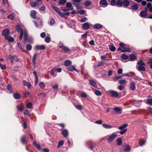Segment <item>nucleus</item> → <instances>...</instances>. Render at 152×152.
Wrapping results in <instances>:
<instances>
[{
  "instance_id": "f257e3e1",
  "label": "nucleus",
  "mask_w": 152,
  "mask_h": 152,
  "mask_svg": "<svg viewBox=\"0 0 152 152\" xmlns=\"http://www.w3.org/2000/svg\"><path fill=\"white\" fill-rule=\"evenodd\" d=\"M110 4L113 6H116L118 7L122 6V1L121 0H111L110 2Z\"/></svg>"
},
{
  "instance_id": "f03ea898",
  "label": "nucleus",
  "mask_w": 152,
  "mask_h": 152,
  "mask_svg": "<svg viewBox=\"0 0 152 152\" xmlns=\"http://www.w3.org/2000/svg\"><path fill=\"white\" fill-rule=\"evenodd\" d=\"M137 70L139 71H145V64L142 61H140L137 63Z\"/></svg>"
},
{
  "instance_id": "7ed1b4c3",
  "label": "nucleus",
  "mask_w": 152,
  "mask_h": 152,
  "mask_svg": "<svg viewBox=\"0 0 152 152\" xmlns=\"http://www.w3.org/2000/svg\"><path fill=\"white\" fill-rule=\"evenodd\" d=\"M7 56L8 59L10 61L12 64H13L15 61L16 62H18L19 61V59L15 56L9 55Z\"/></svg>"
},
{
  "instance_id": "20e7f679",
  "label": "nucleus",
  "mask_w": 152,
  "mask_h": 152,
  "mask_svg": "<svg viewBox=\"0 0 152 152\" xmlns=\"http://www.w3.org/2000/svg\"><path fill=\"white\" fill-rule=\"evenodd\" d=\"M128 124H125L122 125L118 128L119 129L121 130L119 132L121 134H123L127 131V129H124L126 128Z\"/></svg>"
},
{
  "instance_id": "39448f33",
  "label": "nucleus",
  "mask_w": 152,
  "mask_h": 152,
  "mask_svg": "<svg viewBox=\"0 0 152 152\" xmlns=\"http://www.w3.org/2000/svg\"><path fill=\"white\" fill-rule=\"evenodd\" d=\"M117 136V134H116L115 133H113L109 136L108 138L107 139V141L109 142H111Z\"/></svg>"
},
{
  "instance_id": "423d86ee",
  "label": "nucleus",
  "mask_w": 152,
  "mask_h": 152,
  "mask_svg": "<svg viewBox=\"0 0 152 152\" xmlns=\"http://www.w3.org/2000/svg\"><path fill=\"white\" fill-rule=\"evenodd\" d=\"M10 34V30L7 29H4L2 31V34L5 37V39L7 38L8 35Z\"/></svg>"
},
{
  "instance_id": "0eeeda50",
  "label": "nucleus",
  "mask_w": 152,
  "mask_h": 152,
  "mask_svg": "<svg viewBox=\"0 0 152 152\" xmlns=\"http://www.w3.org/2000/svg\"><path fill=\"white\" fill-rule=\"evenodd\" d=\"M109 93L111 94V96L112 97L117 98L118 97L119 95L118 93L114 91L110 90L109 91Z\"/></svg>"
},
{
  "instance_id": "6e6552de",
  "label": "nucleus",
  "mask_w": 152,
  "mask_h": 152,
  "mask_svg": "<svg viewBox=\"0 0 152 152\" xmlns=\"http://www.w3.org/2000/svg\"><path fill=\"white\" fill-rule=\"evenodd\" d=\"M52 8L55 10L56 12L61 17H63V15L62 14V13L60 10L58 9L56 7L52 6H51Z\"/></svg>"
},
{
  "instance_id": "1a4fd4ad",
  "label": "nucleus",
  "mask_w": 152,
  "mask_h": 152,
  "mask_svg": "<svg viewBox=\"0 0 152 152\" xmlns=\"http://www.w3.org/2000/svg\"><path fill=\"white\" fill-rule=\"evenodd\" d=\"M59 48H62V50H63V51L66 53L68 52H70V50L69 49V48H68L64 46L63 45H61L59 46Z\"/></svg>"
},
{
  "instance_id": "9d476101",
  "label": "nucleus",
  "mask_w": 152,
  "mask_h": 152,
  "mask_svg": "<svg viewBox=\"0 0 152 152\" xmlns=\"http://www.w3.org/2000/svg\"><path fill=\"white\" fill-rule=\"evenodd\" d=\"M113 110L117 113L120 114L121 113V109L120 107H116L113 108Z\"/></svg>"
},
{
  "instance_id": "9b49d317",
  "label": "nucleus",
  "mask_w": 152,
  "mask_h": 152,
  "mask_svg": "<svg viewBox=\"0 0 152 152\" xmlns=\"http://www.w3.org/2000/svg\"><path fill=\"white\" fill-rule=\"evenodd\" d=\"M45 46L44 45H37L35 46V49L37 50H44L45 49Z\"/></svg>"
},
{
  "instance_id": "f8f14e48",
  "label": "nucleus",
  "mask_w": 152,
  "mask_h": 152,
  "mask_svg": "<svg viewBox=\"0 0 152 152\" xmlns=\"http://www.w3.org/2000/svg\"><path fill=\"white\" fill-rule=\"evenodd\" d=\"M122 6L126 7H128L130 4V3L128 0H124L122 1Z\"/></svg>"
},
{
  "instance_id": "ddd939ff",
  "label": "nucleus",
  "mask_w": 152,
  "mask_h": 152,
  "mask_svg": "<svg viewBox=\"0 0 152 152\" xmlns=\"http://www.w3.org/2000/svg\"><path fill=\"white\" fill-rule=\"evenodd\" d=\"M23 83L24 86H27L28 88H31V85L30 82H28L25 80H23Z\"/></svg>"
},
{
  "instance_id": "4468645a",
  "label": "nucleus",
  "mask_w": 152,
  "mask_h": 152,
  "mask_svg": "<svg viewBox=\"0 0 152 152\" xmlns=\"http://www.w3.org/2000/svg\"><path fill=\"white\" fill-rule=\"evenodd\" d=\"M88 81H89V83L94 88H96V84L95 82H94L93 80L91 79H89Z\"/></svg>"
},
{
  "instance_id": "2eb2a0df",
  "label": "nucleus",
  "mask_w": 152,
  "mask_h": 152,
  "mask_svg": "<svg viewBox=\"0 0 152 152\" xmlns=\"http://www.w3.org/2000/svg\"><path fill=\"white\" fill-rule=\"evenodd\" d=\"M130 89L132 91L134 90L135 88V84L134 82H132L130 83Z\"/></svg>"
},
{
  "instance_id": "dca6fc26",
  "label": "nucleus",
  "mask_w": 152,
  "mask_h": 152,
  "mask_svg": "<svg viewBox=\"0 0 152 152\" xmlns=\"http://www.w3.org/2000/svg\"><path fill=\"white\" fill-rule=\"evenodd\" d=\"M61 134L65 137H67L68 135V131L66 129H64L62 131Z\"/></svg>"
},
{
  "instance_id": "f3484780",
  "label": "nucleus",
  "mask_w": 152,
  "mask_h": 152,
  "mask_svg": "<svg viewBox=\"0 0 152 152\" xmlns=\"http://www.w3.org/2000/svg\"><path fill=\"white\" fill-rule=\"evenodd\" d=\"M27 139L25 136H23L21 137V140L22 143L23 144H26L27 143Z\"/></svg>"
},
{
  "instance_id": "a211bd4d",
  "label": "nucleus",
  "mask_w": 152,
  "mask_h": 152,
  "mask_svg": "<svg viewBox=\"0 0 152 152\" xmlns=\"http://www.w3.org/2000/svg\"><path fill=\"white\" fill-rule=\"evenodd\" d=\"M89 27V23H85L83 25V28L84 30H87Z\"/></svg>"
},
{
  "instance_id": "6ab92c4d",
  "label": "nucleus",
  "mask_w": 152,
  "mask_h": 152,
  "mask_svg": "<svg viewBox=\"0 0 152 152\" xmlns=\"http://www.w3.org/2000/svg\"><path fill=\"white\" fill-rule=\"evenodd\" d=\"M18 109L20 111H22L23 110L24 105L23 104H20L17 106Z\"/></svg>"
},
{
  "instance_id": "aec40b11",
  "label": "nucleus",
  "mask_w": 152,
  "mask_h": 152,
  "mask_svg": "<svg viewBox=\"0 0 152 152\" xmlns=\"http://www.w3.org/2000/svg\"><path fill=\"white\" fill-rule=\"evenodd\" d=\"M13 96L14 98L16 99H18L21 97V95L17 93H14L13 94Z\"/></svg>"
},
{
  "instance_id": "412c9836",
  "label": "nucleus",
  "mask_w": 152,
  "mask_h": 152,
  "mask_svg": "<svg viewBox=\"0 0 152 152\" xmlns=\"http://www.w3.org/2000/svg\"><path fill=\"white\" fill-rule=\"evenodd\" d=\"M102 26L99 24L97 23L94 25L93 28L95 29H99L102 28Z\"/></svg>"
},
{
  "instance_id": "4be33fe9",
  "label": "nucleus",
  "mask_w": 152,
  "mask_h": 152,
  "mask_svg": "<svg viewBox=\"0 0 152 152\" xmlns=\"http://www.w3.org/2000/svg\"><path fill=\"white\" fill-rule=\"evenodd\" d=\"M136 59V58L134 55L133 54H131L129 55V60L131 61H134Z\"/></svg>"
},
{
  "instance_id": "5701e85b",
  "label": "nucleus",
  "mask_w": 152,
  "mask_h": 152,
  "mask_svg": "<svg viewBox=\"0 0 152 152\" xmlns=\"http://www.w3.org/2000/svg\"><path fill=\"white\" fill-rule=\"evenodd\" d=\"M67 69L69 71H72V70H75L77 72H78V71L77 70L75 69V67L73 66H71L67 68Z\"/></svg>"
},
{
  "instance_id": "b1692460",
  "label": "nucleus",
  "mask_w": 152,
  "mask_h": 152,
  "mask_svg": "<svg viewBox=\"0 0 152 152\" xmlns=\"http://www.w3.org/2000/svg\"><path fill=\"white\" fill-rule=\"evenodd\" d=\"M30 15L34 19L36 18V11L34 10L31 11Z\"/></svg>"
},
{
  "instance_id": "393cba45",
  "label": "nucleus",
  "mask_w": 152,
  "mask_h": 152,
  "mask_svg": "<svg viewBox=\"0 0 152 152\" xmlns=\"http://www.w3.org/2000/svg\"><path fill=\"white\" fill-rule=\"evenodd\" d=\"M16 30L18 32L20 31V32H23V29L20 27L19 25H17L15 28Z\"/></svg>"
},
{
  "instance_id": "a878e982",
  "label": "nucleus",
  "mask_w": 152,
  "mask_h": 152,
  "mask_svg": "<svg viewBox=\"0 0 152 152\" xmlns=\"http://www.w3.org/2000/svg\"><path fill=\"white\" fill-rule=\"evenodd\" d=\"M131 148L129 145H127L125 146L124 151L126 152H129L130 151Z\"/></svg>"
},
{
  "instance_id": "bb28decb",
  "label": "nucleus",
  "mask_w": 152,
  "mask_h": 152,
  "mask_svg": "<svg viewBox=\"0 0 152 152\" xmlns=\"http://www.w3.org/2000/svg\"><path fill=\"white\" fill-rule=\"evenodd\" d=\"M100 4L104 6H107V1L106 0H101L100 1Z\"/></svg>"
},
{
  "instance_id": "cd10ccee",
  "label": "nucleus",
  "mask_w": 152,
  "mask_h": 152,
  "mask_svg": "<svg viewBox=\"0 0 152 152\" xmlns=\"http://www.w3.org/2000/svg\"><path fill=\"white\" fill-rule=\"evenodd\" d=\"M102 126L104 128L107 129H111L112 127L111 126L107 125L106 124H102Z\"/></svg>"
},
{
  "instance_id": "c85d7f7f",
  "label": "nucleus",
  "mask_w": 152,
  "mask_h": 152,
  "mask_svg": "<svg viewBox=\"0 0 152 152\" xmlns=\"http://www.w3.org/2000/svg\"><path fill=\"white\" fill-rule=\"evenodd\" d=\"M109 46L110 50L112 51H114L115 50V48L113 44H111L109 45Z\"/></svg>"
},
{
  "instance_id": "c756f323",
  "label": "nucleus",
  "mask_w": 152,
  "mask_h": 152,
  "mask_svg": "<svg viewBox=\"0 0 152 152\" xmlns=\"http://www.w3.org/2000/svg\"><path fill=\"white\" fill-rule=\"evenodd\" d=\"M30 4L32 7H35L37 6L38 3L37 2L34 1L30 3Z\"/></svg>"
},
{
  "instance_id": "7c9ffc66",
  "label": "nucleus",
  "mask_w": 152,
  "mask_h": 152,
  "mask_svg": "<svg viewBox=\"0 0 152 152\" xmlns=\"http://www.w3.org/2000/svg\"><path fill=\"white\" fill-rule=\"evenodd\" d=\"M130 52V50L128 48H125L124 47L122 49L121 52Z\"/></svg>"
},
{
  "instance_id": "2f4dec72",
  "label": "nucleus",
  "mask_w": 152,
  "mask_h": 152,
  "mask_svg": "<svg viewBox=\"0 0 152 152\" xmlns=\"http://www.w3.org/2000/svg\"><path fill=\"white\" fill-rule=\"evenodd\" d=\"M71 64V61L69 60H67L65 61L64 62V64L65 66H67L70 65Z\"/></svg>"
},
{
  "instance_id": "473e14b6",
  "label": "nucleus",
  "mask_w": 152,
  "mask_h": 152,
  "mask_svg": "<svg viewBox=\"0 0 152 152\" xmlns=\"http://www.w3.org/2000/svg\"><path fill=\"white\" fill-rule=\"evenodd\" d=\"M34 145L36 147L37 149L40 150L41 149L40 145L37 144L35 141H34L33 142Z\"/></svg>"
},
{
  "instance_id": "72a5a7b5",
  "label": "nucleus",
  "mask_w": 152,
  "mask_h": 152,
  "mask_svg": "<svg viewBox=\"0 0 152 152\" xmlns=\"http://www.w3.org/2000/svg\"><path fill=\"white\" fill-rule=\"evenodd\" d=\"M140 15L142 17H145L147 15V13L145 11H142L140 13Z\"/></svg>"
},
{
  "instance_id": "f704fd0d",
  "label": "nucleus",
  "mask_w": 152,
  "mask_h": 152,
  "mask_svg": "<svg viewBox=\"0 0 152 152\" xmlns=\"http://www.w3.org/2000/svg\"><path fill=\"white\" fill-rule=\"evenodd\" d=\"M6 40H7L9 41L10 42H13L14 40V39L12 37H9V36H8L7 37V38H6L5 39Z\"/></svg>"
},
{
  "instance_id": "c9c22d12",
  "label": "nucleus",
  "mask_w": 152,
  "mask_h": 152,
  "mask_svg": "<svg viewBox=\"0 0 152 152\" xmlns=\"http://www.w3.org/2000/svg\"><path fill=\"white\" fill-rule=\"evenodd\" d=\"M17 45H18V46L19 48V49L20 50H21L22 51H23L24 52H26V53H28V52H27V51H25L24 50H23V48H22L21 46V44L20 43H17Z\"/></svg>"
},
{
  "instance_id": "e433bc0d",
  "label": "nucleus",
  "mask_w": 152,
  "mask_h": 152,
  "mask_svg": "<svg viewBox=\"0 0 152 152\" xmlns=\"http://www.w3.org/2000/svg\"><path fill=\"white\" fill-rule=\"evenodd\" d=\"M64 143V142L63 140L59 141L57 145V147L58 148H59L63 145Z\"/></svg>"
},
{
  "instance_id": "4c0bfd02",
  "label": "nucleus",
  "mask_w": 152,
  "mask_h": 152,
  "mask_svg": "<svg viewBox=\"0 0 152 152\" xmlns=\"http://www.w3.org/2000/svg\"><path fill=\"white\" fill-rule=\"evenodd\" d=\"M24 41L25 43H26L27 41H29L28 39H27V35L26 33V32H24Z\"/></svg>"
},
{
  "instance_id": "58836bf2",
  "label": "nucleus",
  "mask_w": 152,
  "mask_h": 152,
  "mask_svg": "<svg viewBox=\"0 0 152 152\" xmlns=\"http://www.w3.org/2000/svg\"><path fill=\"white\" fill-rule=\"evenodd\" d=\"M75 107L76 108L79 110H80L82 109V106L80 104H76L75 105Z\"/></svg>"
},
{
  "instance_id": "ea45409f",
  "label": "nucleus",
  "mask_w": 152,
  "mask_h": 152,
  "mask_svg": "<svg viewBox=\"0 0 152 152\" xmlns=\"http://www.w3.org/2000/svg\"><path fill=\"white\" fill-rule=\"evenodd\" d=\"M45 41L47 43H49L51 41L50 37L49 36H47L45 39Z\"/></svg>"
},
{
  "instance_id": "a19ab883",
  "label": "nucleus",
  "mask_w": 152,
  "mask_h": 152,
  "mask_svg": "<svg viewBox=\"0 0 152 152\" xmlns=\"http://www.w3.org/2000/svg\"><path fill=\"white\" fill-rule=\"evenodd\" d=\"M145 141L143 140H142L140 141L138 143L139 145L141 146L145 143Z\"/></svg>"
},
{
  "instance_id": "79ce46f5",
  "label": "nucleus",
  "mask_w": 152,
  "mask_h": 152,
  "mask_svg": "<svg viewBox=\"0 0 152 152\" xmlns=\"http://www.w3.org/2000/svg\"><path fill=\"white\" fill-rule=\"evenodd\" d=\"M131 7L133 10H136L138 8V6L137 4H134Z\"/></svg>"
},
{
  "instance_id": "37998d69",
  "label": "nucleus",
  "mask_w": 152,
  "mask_h": 152,
  "mask_svg": "<svg viewBox=\"0 0 152 152\" xmlns=\"http://www.w3.org/2000/svg\"><path fill=\"white\" fill-rule=\"evenodd\" d=\"M39 86L41 88L43 89L45 87V83L43 82H41L39 83Z\"/></svg>"
},
{
  "instance_id": "c03bdc74",
  "label": "nucleus",
  "mask_w": 152,
  "mask_h": 152,
  "mask_svg": "<svg viewBox=\"0 0 152 152\" xmlns=\"http://www.w3.org/2000/svg\"><path fill=\"white\" fill-rule=\"evenodd\" d=\"M26 48L28 50L30 51L31 50L32 46L28 44L26 46Z\"/></svg>"
},
{
  "instance_id": "a18cd8bd",
  "label": "nucleus",
  "mask_w": 152,
  "mask_h": 152,
  "mask_svg": "<svg viewBox=\"0 0 152 152\" xmlns=\"http://www.w3.org/2000/svg\"><path fill=\"white\" fill-rule=\"evenodd\" d=\"M32 105V104L31 102H29L26 104V107L27 108L29 109L31 107Z\"/></svg>"
},
{
  "instance_id": "49530a36",
  "label": "nucleus",
  "mask_w": 152,
  "mask_h": 152,
  "mask_svg": "<svg viewBox=\"0 0 152 152\" xmlns=\"http://www.w3.org/2000/svg\"><path fill=\"white\" fill-rule=\"evenodd\" d=\"M91 4V3L90 1H86L85 2L84 5L85 7H87L88 6H89Z\"/></svg>"
},
{
  "instance_id": "de8ad7c7",
  "label": "nucleus",
  "mask_w": 152,
  "mask_h": 152,
  "mask_svg": "<svg viewBox=\"0 0 152 152\" xmlns=\"http://www.w3.org/2000/svg\"><path fill=\"white\" fill-rule=\"evenodd\" d=\"M94 94L97 96H99L101 94V92L97 90L94 91Z\"/></svg>"
},
{
  "instance_id": "09e8293b",
  "label": "nucleus",
  "mask_w": 152,
  "mask_h": 152,
  "mask_svg": "<svg viewBox=\"0 0 152 152\" xmlns=\"http://www.w3.org/2000/svg\"><path fill=\"white\" fill-rule=\"evenodd\" d=\"M117 144L118 145H120L122 144V140L121 138H118L117 140Z\"/></svg>"
},
{
  "instance_id": "8fccbe9b",
  "label": "nucleus",
  "mask_w": 152,
  "mask_h": 152,
  "mask_svg": "<svg viewBox=\"0 0 152 152\" xmlns=\"http://www.w3.org/2000/svg\"><path fill=\"white\" fill-rule=\"evenodd\" d=\"M121 58L123 59H127L129 58V56L125 54H123L121 56Z\"/></svg>"
},
{
  "instance_id": "3c124183",
  "label": "nucleus",
  "mask_w": 152,
  "mask_h": 152,
  "mask_svg": "<svg viewBox=\"0 0 152 152\" xmlns=\"http://www.w3.org/2000/svg\"><path fill=\"white\" fill-rule=\"evenodd\" d=\"M119 83L120 84H124L126 83V81L125 80H121L119 81Z\"/></svg>"
},
{
  "instance_id": "603ef678",
  "label": "nucleus",
  "mask_w": 152,
  "mask_h": 152,
  "mask_svg": "<svg viewBox=\"0 0 152 152\" xmlns=\"http://www.w3.org/2000/svg\"><path fill=\"white\" fill-rule=\"evenodd\" d=\"M66 0H60L58 4L60 5H62L66 3Z\"/></svg>"
},
{
  "instance_id": "864d4df0",
  "label": "nucleus",
  "mask_w": 152,
  "mask_h": 152,
  "mask_svg": "<svg viewBox=\"0 0 152 152\" xmlns=\"http://www.w3.org/2000/svg\"><path fill=\"white\" fill-rule=\"evenodd\" d=\"M11 85L10 84H9L7 86V88L8 89V90L11 91V93L12 92V89L11 88Z\"/></svg>"
},
{
  "instance_id": "5fc2aeb1",
  "label": "nucleus",
  "mask_w": 152,
  "mask_h": 152,
  "mask_svg": "<svg viewBox=\"0 0 152 152\" xmlns=\"http://www.w3.org/2000/svg\"><path fill=\"white\" fill-rule=\"evenodd\" d=\"M147 103L150 105H152V99H149L147 100Z\"/></svg>"
},
{
  "instance_id": "6e6d98bb",
  "label": "nucleus",
  "mask_w": 152,
  "mask_h": 152,
  "mask_svg": "<svg viewBox=\"0 0 152 152\" xmlns=\"http://www.w3.org/2000/svg\"><path fill=\"white\" fill-rule=\"evenodd\" d=\"M0 66L2 69H4L6 68V67L5 65H2L0 64Z\"/></svg>"
},
{
  "instance_id": "4d7b16f0",
  "label": "nucleus",
  "mask_w": 152,
  "mask_h": 152,
  "mask_svg": "<svg viewBox=\"0 0 152 152\" xmlns=\"http://www.w3.org/2000/svg\"><path fill=\"white\" fill-rule=\"evenodd\" d=\"M52 88L55 91H56L58 89V85H55L52 87Z\"/></svg>"
},
{
  "instance_id": "13d9d810",
  "label": "nucleus",
  "mask_w": 152,
  "mask_h": 152,
  "mask_svg": "<svg viewBox=\"0 0 152 152\" xmlns=\"http://www.w3.org/2000/svg\"><path fill=\"white\" fill-rule=\"evenodd\" d=\"M46 36V34L45 32H42L40 34V37L42 38L45 37Z\"/></svg>"
},
{
  "instance_id": "bf43d9fd",
  "label": "nucleus",
  "mask_w": 152,
  "mask_h": 152,
  "mask_svg": "<svg viewBox=\"0 0 152 152\" xmlns=\"http://www.w3.org/2000/svg\"><path fill=\"white\" fill-rule=\"evenodd\" d=\"M57 125L61 127L62 129H63L65 125L63 124H58Z\"/></svg>"
},
{
  "instance_id": "052dcab7",
  "label": "nucleus",
  "mask_w": 152,
  "mask_h": 152,
  "mask_svg": "<svg viewBox=\"0 0 152 152\" xmlns=\"http://www.w3.org/2000/svg\"><path fill=\"white\" fill-rule=\"evenodd\" d=\"M80 96L81 97L83 98H86L87 97L86 94L84 92H83L81 94Z\"/></svg>"
},
{
  "instance_id": "680f3d73",
  "label": "nucleus",
  "mask_w": 152,
  "mask_h": 152,
  "mask_svg": "<svg viewBox=\"0 0 152 152\" xmlns=\"http://www.w3.org/2000/svg\"><path fill=\"white\" fill-rule=\"evenodd\" d=\"M72 4L70 2H67L66 5V6L67 7H70L72 6Z\"/></svg>"
},
{
  "instance_id": "e2e57ef3",
  "label": "nucleus",
  "mask_w": 152,
  "mask_h": 152,
  "mask_svg": "<svg viewBox=\"0 0 152 152\" xmlns=\"http://www.w3.org/2000/svg\"><path fill=\"white\" fill-rule=\"evenodd\" d=\"M95 123L97 124H100L102 123V121L101 120H99L95 121Z\"/></svg>"
},
{
  "instance_id": "0e129e2a",
  "label": "nucleus",
  "mask_w": 152,
  "mask_h": 152,
  "mask_svg": "<svg viewBox=\"0 0 152 152\" xmlns=\"http://www.w3.org/2000/svg\"><path fill=\"white\" fill-rule=\"evenodd\" d=\"M79 13L80 15H84L85 13V11L83 10H81L79 11Z\"/></svg>"
},
{
  "instance_id": "69168bd1",
  "label": "nucleus",
  "mask_w": 152,
  "mask_h": 152,
  "mask_svg": "<svg viewBox=\"0 0 152 152\" xmlns=\"http://www.w3.org/2000/svg\"><path fill=\"white\" fill-rule=\"evenodd\" d=\"M87 35V33H86L81 35V37L83 38H86Z\"/></svg>"
},
{
  "instance_id": "338daca9",
  "label": "nucleus",
  "mask_w": 152,
  "mask_h": 152,
  "mask_svg": "<svg viewBox=\"0 0 152 152\" xmlns=\"http://www.w3.org/2000/svg\"><path fill=\"white\" fill-rule=\"evenodd\" d=\"M24 114L25 115H26L28 116L30 115L28 111L27 110H26L24 112Z\"/></svg>"
},
{
  "instance_id": "774afa93",
  "label": "nucleus",
  "mask_w": 152,
  "mask_h": 152,
  "mask_svg": "<svg viewBox=\"0 0 152 152\" xmlns=\"http://www.w3.org/2000/svg\"><path fill=\"white\" fill-rule=\"evenodd\" d=\"M55 23V21L54 19L52 18L51 19L50 22V23L51 25H53Z\"/></svg>"
}]
</instances>
